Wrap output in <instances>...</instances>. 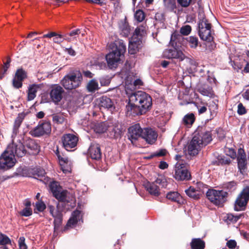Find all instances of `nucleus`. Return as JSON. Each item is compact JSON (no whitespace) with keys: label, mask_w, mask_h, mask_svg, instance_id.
Returning a JSON list of instances; mask_svg holds the SVG:
<instances>
[{"label":"nucleus","mask_w":249,"mask_h":249,"mask_svg":"<svg viewBox=\"0 0 249 249\" xmlns=\"http://www.w3.org/2000/svg\"><path fill=\"white\" fill-rule=\"evenodd\" d=\"M128 105L126 106V113L129 116H135L145 113L151 107L152 98L145 92L138 91L128 94Z\"/></svg>","instance_id":"nucleus-1"},{"label":"nucleus","mask_w":249,"mask_h":249,"mask_svg":"<svg viewBox=\"0 0 249 249\" xmlns=\"http://www.w3.org/2000/svg\"><path fill=\"white\" fill-rule=\"evenodd\" d=\"M12 142L9 144L7 149L0 157V169L7 170L15 164V157H22L26 154V150L19 140H16L12 138Z\"/></svg>","instance_id":"nucleus-2"},{"label":"nucleus","mask_w":249,"mask_h":249,"mask_svg":"<svg viewBox=\"0 0 249 249\" xmlns=\"http://www.w3.org/2000/svg\"><path fill=\"white\" fill-rule=\"evenodd\" d=\"M109 47L111 51L106 56L107 65L109 68H116L123 61L126 46L122 40L115 41L111 43Z\"/></svg>","instance_id":"nucleus-3"},{"label":"nucleus","mask_w":249,"mask_h":249,"mask_svg":"<svg viewBox=\"0 0 249 249\" xmlns=\"http://www.w3.org/2000/svg\"><path fill=\"white\" fill-rule=\"evenodd\" d=\"M183 37L181 35L178 33H174L172 34L171 37L170 44L174 47L173 48L166 49L163 53L164 57L168 59H178L180 61L183 60L186 58V55L183 52L176 48L179 45Z\"/></svg>","instance_id":"nucleus-4"},{"label":"nucleus","mask_w":249,"mask_h":249,"mask_svg":"<svg viewBox=\"0 0 249 249\" xmlns=\"http://www.w3.org/2000/svg\"><path fill=\"white\" fill-rule=\"evenodd\" d=\"M199 21L198 24V35L201 39L211 42L213 40L212 33V25L204 17L203 13L199 14Z\"/></svg>","instance_id":"nucleus-5"},{"label":"nucleus","mask_w":249,"mask_h":249,"mask_svg":"<svg viewBox=\"0 0 249 249\" xmlns=\"http://www.w3.org/2000/svg\"><path fill=\"white\" fill-rule=\"evenodd\" d=\"M82 76L79 72L69 73L64 76L61 83L66 89H75L80 86Z\"/></svg>","instance_id":"nucleus-6"},{"label":"nucleus","mask_w":249,"mask_h":249,"mask_svg":"<svg viewBox=\"0 0 249 249\" xmlns=\"http://www.w3.org/2000/svg\"><path fill=\"white\" fill-rule=\"evenodd\" d=\"M228 193L224 190L209 189L206 193L208 199L213 204L222 206L226 201Z\"/></svg>","instance_id":"nucleus-7"},{"label":"nucleus","mask_w":249,"mask_h":249,"mask_svg":"<svg viewBox=\"0 0 249 249\" xmlns=\"http://www.w3.org/2000/svg\"><path fill=\"white\" fill-rule=\"evenodd\" d=\"M174 178L178 181H187L191 179L190 172L187 170L186 164L177 162L174 169Z\"/></svg>","instance_id":"nucleus-8"},{"label":"nucleus","mask_w":249,"mask_h":249,"mask_svg":"<svg viewBox=\"0 0 249 249\" xmlns=\"http://www.w3.org/2000/svg\"><path fill=\"white\" fill-rule=\"evenodd\" d=\"M249 200V186H246L238 195L234 204L236 211L245 210Z\"/></svg>","instance_id":"nucleus-9"},{"label":"nucleus","mask_w":249,"mask_h":249,"mask_svg":"<svg viewBox=\"0 0 249 249\" xmlns=\"http://www.w3.org/2000/svg\"><path fill=\"white\" fill-rule=\"evenodd\" d=\"M201 138L195 134L188 145V153L191 156H196L204 146Z\"/></svg>","instance_id":"nucleus-10"},{"label":"nucleus","mask_w":249,"mask_h":249,"mask_svg":"<svg viewBox=\"0 0 249 249\" xmlns=\"http://www.w3.org/2000/svg\"><path fill=\"white\" fill-rule=\"evenodd\" d=\"M52 130L51 124L50 122L44 121L36 127L31 131L32 135L35 137H39L45 134H49Z\"/></svg>","instance_id":"nucleus-11"},{"label":"nucleus","mask_w":249,"mask_h":249,"mask_svg":"<svg viewBox=\"0 0 249 249\" xmlns=\"http://www.w3.org/2000/svg\"><path fill=\"white\" fill-rule=\"evenodd\" d=\"M78 141V137L73 134H64L61 138L63 146L68 151L75 147L77 144Z\"/></svg>","instance_id":"nucleus-12"},{"label":"nucleus","mask_w":249,"mask_h":249,"mask_svg":"<svg viewBox=\"0 0 249 249\" xmlns=\"http://www.w3.org/2000/svg\"><path fill=\"white\" fill-rule=\"evenodd\" d=\"M64 90L58 85L52 86L50 95L52 100L55 104L58 103L62 99Z\"/></svg>","instance_id":"nucleus-13"},{"label":"nucleus","mask_w":249,"mask_h":249,"mask_svg":"<svg viewBox=\"0 0 249 249\" xmlns=\"http://www.w3.org/2000/svg\"><path fill=\"white\" fill-rule=\"evenodd\" d=\"M237 159L238 169L241 173L243 174L247 169V164L246 155L244 149L242 148L238 149Z\"/></svg>","instance_id":"nucleus-14"},{"label":"nucleus","mask_w":249,"mask_h":249,"mask_svg":"<svg viewBox=\"0 0 249 249\" xmlns=\"http://www.w3.org/2000/svg\"><path fill=\"white\" fill-rule=\"evenodd\" d=\"M158 137L157 133L151 128H146L143 129L142 138L149 144L155 142Z\"/></svg>","instance_id":"nucleus-15"},{"label":"nucleus","mask_w":249,"mask_h":249,"mask_svg":"<svg viewBox=\"0 0 249 249\" xmlns=\"http://www.w3.org/2000/svg\"><path fill=\"white\" fill-rule=\"evenodd\" d=\"M130 139L133 142V140H136L142 137L143 134V129L139 124H135L130 126L128 129Z\"/></svg>","instance_id":"nucleus-16"},{"label":"nucleus","mask_w":249,"mask_h":249,"mask_svg":"<svg viewBox=\"0 0 249 249\" xmlns=\"http://www.w3.org/2000/svg\"><path fill=\"white\" fill-rule=\"evenodd\" d=\"M89 154L92 159L100 160L101 158L102 153L99 144H92L89 148Z\"/></svg>","instance_id":"nucleus-17"},{"label":"nucleus","mask_w":249,"mask_h":249,"mask_svg":"<svg viewBox=\"0 0 249 249\" xmlns=\"http://www.w3.org/2000/svg\"><path fill=\"white\" fill-rule=\"evenodd\" d=\"M142 40L132 37L129 41L128 52L131 54H135L142 47Z\"/></svg>","instance_id":"nucleus-18"},{"label":"nucleus","mask_w":249,"mask_h":249,"mask_svg":"<svg viewBox=\"0 0 249 249\" xmlns=\"http://www.w3.org/2000/svg\"><path fill=\"white\" fill-rule=\"evenodd\" d=\"M108 132L109 137L117 139L121 136L122 130L120 125L115 124L108 126Z\"/></svg>","instance_id":"nucleus-19"},{"label":"nucleus","mask_w":249,"mask_h":249,"mask_svg":"<svg viewBox=\"0 0 249 249\" xmlns=\"http://www.w3.org/2000/svg\"><path fill=\"white\" fill-rule=\"evenodd\" d=\"M82 214L81 212L79 210H75L71 214V216L68 220L67 227H72L75 226L78 221L82 218Z\"/></svg>","instance_id":"nucleus-20"},{"label":"nucleus","mask_w":249,"mask_h":249,"mask_svg":"<svg viewBox=\"0 0 249 249\" xmlns=\"http://www.w3.org/2000/svg\"><path fill=\"white\" fill-rule=\"evenodd\" d=\"M99 106L100 107L107 108L111 111L115 108L112 100L107 96H102L99 99Z\"/></svg>","instance_id":"nucleus-21"},{"label":"nucleus","mask_w":249,"mask_h":249,"mask_svg":"<svg viewBox=\"0 0 249 249\" xmlns=\"http://www.w3.org/2000/svg\"><path fill=\"white\" fill-rule=\"evenodd\" d=\"M25 117V114L22 113L18 115V116L16 118L13 128V134L12 135V138L15 137L17 134L18 133V129L23 122Z\"/></svg>","instance_id":"nucleus-22"},{"label":"nucleus","mask_w":249,"mask_h":249,"mask_svg":"<svg viewBox=\"0 0 249 249\" xmlns=\"http://www.w3.org/2000/svg\"><path fill=\"white\" fill-rule=\"evenodd\" d=\"M41 87L40 84H32L29 86L27 91V98L28 101H31L36 97V93Z\"/></svg>","instance_id":"nucleus-23"},{"label":"nucleus","mask_w":249,"mask_h":249,"mask_svg":"<svg viewBox=\"0 0 249 249\" xmlns=\"http://www.w3.org/2000/svg\"><path fill=\"white\" fill-rule=\"evenodd\" d=\"M195 135L199 136L201 138V141L204 146L208 144L212 140V134L209 131L203 130L200 133L196 132Z\"/></svg>","instance_id":"nucleus-24"},{"label":"nucleus","mask_w":249,"mask_h":249,"mask_svg":"<svg viewBox=\"0 0 249 249\" xmlns=\"http://www.w3.org/2000/svg\"><path fill=\"white\" fill-rule=\"evenodd\" d=\"M145 188L152 195L158 196L160 194L159 187L155 183L147 182L144 185Z\"/></svg>","instance_id":"nucleus-25"},{"label":"nucleus","mask_w":249,"mask_h":249,"mask_svg":"<svg viewBox=\"0 0 249 249\" xmlns=\"http://www.w3.org/2000/svg\"><path fill=\"white\" fill-rule=\"evenodd\" d=\"M185 192L188 196L195 199H198L202 194L201 191L196 189L192 186L190 187L188 189L185 190Z\"/></svg>","instance_id":"nucleus-26"},{"label":"nucleus","mask_w":249,"mask_h":249,"mask_svg":"<svg viewBox=\"0 0 249 249\" xmlns=\"http://www.w3.org/2000/svg\"><path fill=\"white\" fill-rule=\"evenodd\" d=\"M146 34V28L144 26H140L135 29L134 33L132 37L135 39H140L142 40V37Z\"/></svg>","instance_id":"nucleus-27"},{"label":"nucleus","mask_w":249,"mask_h":249,"mask_svg":"<svg viewBox=\"0 0 249 249\" xmlns=\"http://www.w3.org/2000/svg\"><path fill=\"white\" fill-rule=\"evenodd\" d=\"M192 249H204L205 244L204 241L200 238H194L191 243Z\"/></svg>","instance_id":"nucleus-28"},{"label":"nucleus","mask_w":249,"mask_h":249,"mask_svg":"<svg viewBox=\"0 0 249 249\" xmlns=\"http://www.w3.org/2000/svg\"><path fill=\"white\" fill-rule=\"evenodd\" d=\"M68 194V192L67 191L63 190L61 189L53 196L59 201L65 202L68 201V200L67 199Z\"/></svg>","instance_id":"nucleus-29"},{"label":"nucleus","mask_w":249,"mask_h":249,"mask_svg":"<svg viewBox=\"0 0 249 249\" xmlns=\"http://www.w3.org/2000/svg\"><path fill=\"white\" fill-rule=\"evenodd\" d=\"M81 33V30L77 29L76 30H73L70 33L65 35V39L69 42L71 41L72 39L76 38V35H78Z\"/></svg>","instance_id":"nucleus-30"},{"label":"nucleus","mask_w":249,"mask_h":249,"mask_svg":"<svg viewBox=\"0 0 249 249\" xmlns=\"http://www.w3.org/2000/svg\"><path fill=\"white\" fill-rule=\"evenodd\" d=\"M166 197L168 199L177 202H179L181 198L180 195L177 192L168 193L166 195Z\"/></svg>","instance_id":"nucleus-31"},{"label":"nucleus","mask_w":249,"mask_h":249,"mask_svg":"<svg viewBox=\"0 0 249 249\" xmlns=\"http://www.w3.org/2000/svg\"><path fill=\"white\" fill-rule=\"evenodd\" d=\"M15 76L23 81L24 79L27 78V73L22 68H19L17 70Z\"/></svg>","instance_id":"nucleus-32"},{"label":"nucleus","mask_w":249,"mask_h":249,"mask_svg":"<svg viewBox=\"0 0 249 249\" xmlns=\"http://www.w3.org/2000/svg\"><path fill=\"white\" fill-rule=\"evenodd\" d=\"M198 91L204 96H211L213 94L212 89L210 87H202L199 88Z\"/></svg>","instance_id":"nucleus-33"},{"label":"nucleus","mask_w":249,"mask_h":249,"mask_svg":"<svg viewBox=\"0 0 249 249\" xmlns=\"http://www.w3.org/2000/svg\"><path fill=\"white\" fill-rule=\"evenodd\" d=\"M88 90L90 92H93L98 89V84L96 80H91L87 86Z\"/></svg>","instance_id":"nucleus-34"},{"label":"nucleus","mask_w":249,"mask_h":249,"mask_svg":"<svg viewBox=\"0 0 249 249\" xmlns=\"http://www.w3.org/2000/svg\"><path fill=\"white\" fill-rule=\"evenodd\" d=\"M195 120L194 115L193 113H190L184 116L183 119V122L186 125H192L194 123Z\"/></svg>","instance_id":"nucleus-35"},{"label":"nucleus","mask_w":249,"mask_h":249,"mask_svg":"<svg viewBox=\"0 0 249 249\" xmlns=\"http://www.w3.org/2000/svg\"><path fill=\"white\" fill-rule=\"evenodd\" d=\"M108 126L109 125L107 123L102 122L99 124L96 128L97 132L102 133L108 131Z\"/></svg>","instance_id":"nucleus-36"},{"label":"nucleus","mask_w":249,"mask_h":249,"mask_svg":"<svg viewBox=\"0 0 249 249\" xmlns=\"http://www.w3.org/2000/svg\"><path fill=\"white\" fill-rule=\"evenodd\" d=\"M10 62H11V59L10 58H8L7 59V61L4 63V65L3 66V70L0 72V79L1 80H2L4 78L5 74H6V72L10 66Z\"/></svg>","instance_id":"nucleus-37"},{"label":"nucleus","mask_w":249,"mask_h":249,"mask_svg":"<svg viewBox=\"0 0 249 249\" xmlns=\"http://www.w3.org/2000/svg\"><path fill=\"white\" fill-rule=\"evenodd\" d=\"M50 188L53 195L62 189L58 182L56 181H53L51 182L50 184Z\"/></svg>","instance_id":"nucleus-38"},{"label":"nucleus","mask_w":249,"mask_h":249,"mask_svg":"<svg viewBox=\"0 0 249 249\" xmlns=\"http://www.w3.org/2000/svg\"><path fill=\"white\" fill-rule=\"evenodd\" d=\"M167 151L165 149H160L159 151H157L152 154L150 155V156L147 157V159H151L154 157H163L166 155Z\"/></svg>","instance_id":"nucleus-39"},{"label":"nucleus","mask_w":249,"mask_h":249,"mask_svg":"<svg viewBox=\"0 0 249 249\" xmlns=\"http://www.w3.org/2000/svg\"><path fill=\"white\" fill-rule=\"evenodd\" d=\"M53 121L58 124H62L64 122L65 118L62 114H54L53 116Z\"/></svg>","instance_id":"nucleus-40"},{"label":"nucleus","mask_w":249,"mask_h":249,"mask_svg":"<svg viewBox=\"0 0 249 249\" xmlns=\"http://www.w3.org/2000/svg\"><path fill=\"white\" fill-rule=\"evenodd\" d=\"M188 41L190 46L192 48H196L198 45V40L196 37L191 36L188 37Z\"/></svg>","instance_id":"nucleus-41"},{"label":"nucleus","mask_w":249,"mask_h":249,"mask_svg":"<svg viewBox=\"0 0 249 249\" xmlns=\"http://www.w3.org/2000/svg\"><path fill=\"white\" fill-rule=\"evenodd\" d=\"M23 81L14 75L12 80V85L14 88L18 89L22 87Z\"/></svg>","instance_id":"nucleus-42"},{"label":"nucleus","mask_w":249,"mask_h":249,"mask_svg":"<svg viewBox=\"0 0 249 249\" xmlns=\"http://www.w3.org/2000/svg\"><path fill=\"white\" fill-rule=\"evenodd\" d=\"M54 220L53 221L54 224V229L56 231L58 230L62 223V217L61 215H58L57 216H53Z\"/></svg>","instance_id":"nucleus-43"},{"label":"nucleus","mask_w":249,"mask_h":249,"mask_svg":"<svg viewBox=\"0 0 249 249\" xmlns=\"http://www.w3.org/2000/svg\"><path fill=\"white\" fill-rule=\"evenodd\" d=\"M11 243V240L6 235L0 233V245L3 246L7 245L10 244Z\"/></svg>","instance_id":"nucleus-44"},{"label":"nucleus","mask_w":249,"mask_h":249,"mask_svg":"<svg viewBox=\"0 0 249 249\" xmlns=\"http://www.w3.org/2000/svg\"><path fill=\"white\" fill-rule=\"evenodd\" d=\"M135 18L139 22L143 20L145 18L144 13L141 10H137L135 14Z\"/></svg>","instance_id":"nucleus-45"},{"label":"nucleus","mask_w":249,"mask_h":249,"mask_svg":"<svg viewBox=\"0 0 249 249\" xmlns=\"http://www.w3.org/2000/svg\"><path fill=\"white\" fill-rule=\"evenodd\" d=\"M191 30L190 25H185L180 28V33L182 35L187 36L190 33Z\"/></svg>","instance_id":"nucleus-46"},{"label":"nucleus","mask_w":249,"mask_h":249,"mask_svg":"<svg viewBox=\"0 0 249 249\" xmlns=\"http://www.w3.org/2000/svg\"><path fill=\"white\" fill-rule=\"evenodd\" d=\"M46 173L45 170L41 168H37L35 170V175L38 178H40L39 179L41 180L42 178L45 177Z\"/></svg>","instance_id":"nucleus-47"},{"label":"nucleus","mask_w":249,"mask_h":249,"mask_svg":"<svg viewBox=\"0 0 249 249\" xmlns=\"http://www.w3.org/2000/svg\"><path fill=\"white\" fill-rule=\"evenodd\" d=\"M155 18L156 20L163 23L165 20V15L162 12H158L155 14Z\"/></svg>","instance_id":"nucleus-48"},{"label":"nucleus","mask_w":249,"mask_h":249,"mask_svg":"<svg viewBox=\"0 0 249 249\" xmlns=\"http://www.w3.org/2000/svg\"><path fill=\"white\" fill-rule=\"evenodd\" d=\"M225 188L229 191H232L236 188V183L234 181H231L225 185Z\"/></svg>","instance_id":"nucleus-49"},{"label":"nucleus","mask_w":249,"mask_h":249,"mask_svg":"<svg viewBox=\"0 0 249 249\" xmlns=\"http://www.w3.org/2000/svg\"><path fill=\"white\" fill-rule=\"evenodd\" d=\"M207 104L205 105L203 103H201L200 105H198L196 106L198 109V114L199 115L206 112L207 110Z\"/></svg>","instance_id":"nucleus-50"},{"label":"nucleus","mask_w":249,"mask_h":249,"mask_svg":"<svg viewBox=\"0 0 249 249\" xmlns=\"http://www.w3.org/2000/svg\"><path fill=\"white\" fill-rule=\"evenodd\" d=\"M20 214L22 216H29L32 214V210L29 207H26L20 212Z\"/></svg>","instance_id":"nucleus-51"},{"label":"nucleus","mask_w":249,"mask_h":249,"mask_svg":"<svg viewBox=\"0 0 249 249\" xmlns=\"http://www.w3.org/2000/svg\"><path fill=\"white\" fill-rule=\"evenodd\" d=\"M247 112L246 109L243 105L240 103L238 104L237 106V113L239 115H243L246 114Z\"/></svg>","instance_id":"nucleus-52"},{"label":"nucleus","mask_w":249,"mask_h":249,"mask_svg":"<svg viewBox=\"0 0 249 249\" xmlns=\"http://www.w3.org/2000/svg\"><path fill=\"white\" fill-rule=\"evenodd\" d=\"M27 146L32 149L34 150L37 148V145L35 143V142L33 140H29L27 142Z\"/></svg>","instance_id":"nucleus-53"},{"label":"nucleus","mask_w":249,"mask_h":249,"mask_svg":"<svg viewBox=\"0 0 249 249\" xmlns=\"http://www.w3.org/2000/svg\"><path fill=\"white\" fill-rule=\"evenodd\" d=\"M192 0H177L178 3L183 7H187L191 3Z\"/></svg>","instance_id":"nucleus-54"},{"label":"nucleus","mask_w":249,"mask_h":249,"mask_svg":"<svg viewBox=\"0 0 249 249\" xmlns=\"http://www.w3.org/2000/svg\"><path fill=\"white\" fill-rule=\"evenodd\" d=\"M165 4L167 7L172 9L176 8V2L175 0H164Z\"/></svg>","instance_id":"nucleus-55"},{"label":"nucleus","mask_w":249,"mask_h":249,"mask_svg":"<svg viewBox=\"0 0 249 249\" xmlns=\"http://www.w3.org/2000/svg\"><path fill=\"white\" fill-rule=\"evenodd\" d=\"M25 239L24 237H20L18 240V244L20 249H27V247L25 243Z\"/></svg>","instance_id":"nucleus-56"},{"label":"nucleus","mask_w":249,"mask_h":249,"mask_svg":"<svg viewBox=\"0 0 249 249\" xmlns=\"http://www.w3.org/2000/svg\"><path fill=\"white\" fill-rule=\"evenodd\" d=\"M242 216V215L234 216L232 214H228L227 218L228 220L234 222H237Z\"/></svg>","instance_id":"nucleus-57"},{"label":"nucleus","mask_w":249,"mask_h":249,"mask_svg":"<svg viewBox=\"0 0 249 249\" xmlns=\"http://www.w3.org/2000/svg\"><path fill=\"white\" fill-rule=\"evenodd\" d=\"M36 208L39 212L43 211L46 208V205L42 201H38L36 203Z\"/></svg>","instance_id":"nucleus-58"},{"label":"nucleus","mask_w":249,"mask_h":249,"mask_svg":"<svg viewBox=\"0 0 249 249\" xmlns=\"http://www.w3.org/2000/svg\"><path fill=\"white\" fill-rule=\"evenodd\" d=\"M218 160L219 163L221 164H229L231 162L230 159L225 157L221 158Z\"/></svg>","instance_id":"nucleus-59"},{"label":"nucleus","mask_w":249,"mask_h":249,"mask_svg":"<svg viewBox=\"0 0 249 249\" xmlns=\"http://www.w3.org/2000/svg\"><path fill=\"white\" fill-rule=\"evenodd\" d=\"M227 246L229 248L233 249L236 246V242L235 240H230L227 242Z\"/></svg>","instance_id":"nucleus-60"},{"label":"nucleus","mask_w":249,"mask_h":249,"mask_svg":"<svg viewBox=\"0 0 249 249\" xmlns=\"http://www.w3.org/2000/svg\"><path fill=\"white\" fill-rule=\"evenodd\" d=\"M56 37L53 39V41L56 43H60L62 42L61 39L63 37V36L61 35L57 34V36H55Z\"/></svg>","instance_id":"nucleus-61"},{"label":"nucleus","mask_w":249,"mask_h":249,"mask_svg":"<svg viewBox=\"0 0 249 249\" xmlns=\"http://www.w3.org/2000/svg\"><path fill=\"white\" fill-rule=\"evenodd\" d=\"M168 167V164L165 161H160L159 165V167L161 169H165L167 168Z\"/></svg>","instance_id":"nucleus-62"},{"label":"nucleus","mask_w":249,"mask_h":249,"mask_svg":"<svg viewBox=\"0 0 249 249\" xmlns=\"http://www.w3.org/2000/svg\"><path fill=\"white\" fill-rule=\"evenodd\" d=\"M229 153H227L229 156H230L231 158L234 159L236 156V153L235 151L232 149H229L228 150Z\"/></svg>","instance_id":"nucleus-63"},{"label":"nucleus","mask_w":249,"mask_h":249,"mask_svg":"<svg viewBox=\"0 0 249 249\" xmlns=\"http://www.w3.org/2000/svg\"><path fill=\"white\" fill-rule=\"evenodd\" d=\"M57 36V34H56L55 32H51L49 34H45L43 35V38H51L53 36Z\"/></svg>","instance_id":"nucleus-64"}]
</instances>
